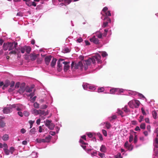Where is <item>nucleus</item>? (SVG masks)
I'll list each match as a JSON object with an SVG mask.
<instances>
[{
	"label": "nucleus",
	"instance_id": "nucleus-1",
	"mask_svg": "<svg viewBox=\"0 0 158 158\" xmlns=\"http://www.w3.org/2000/svg\"><path fill=\"white\" fill-rule=\"evenodd\" d=\"M101 57L100 54H97L91 58H89L87 60H85L83 61L85 69L86 70L88 69V66L90 65L92 62L94 64L96 60L98 63H101L102 60H101Z\"/></svg>",
	"mask_w": 158,
	"mask_h": 158
},
{
	"label": "nucleus",
	"instance_id": "nucleus-2",
	"mask_svg": "<svg viewBox=\"0 0 158 158\" xmlns=\"http://www.w3.org/2000/svg\"><path fill=\"white\" fill-rule=\"evenodd\" d=\"M155 132L156 134V136L153 142L154 156L153 158H158V127L156 128Z\"/></svg>",
	"mask_w": 158,
	"mask_h": 158
},
{
	"label": "nucleus",
	"instance_id": "nucleus-3",
	"mask_svg": "<svg viewBox=\"0 0 158 158\" xmlns=\"http://www.w3.org/2000/svg\"><path fill=\"white\" fill-rule=\"evenodd\" d=\"M108 88H110V89L109 90V91H106L104 93L105 94H118L122 92H124L125 91L127 92V90H124L122 89L111 88V87H108Z\"/></svg>",
	"mask_w": 158,
	"mask_h": 158
},
{
	"label": "nucleus",
	"instance_id": "nucleus-4",
	"mask_svg": "<svg viewBox=\"0 0 158 158\" xmlns=\"http://www.w3.org/2000/svg\"><path fill=\"white\" fill-rule=\"evenodd\" d=\"M140 104V102L137 100H133L128 103V105L130 108L133 109L138 108Z\"/></svg>",
	"mask_w": 158,
	"mask_h": 158
},
{
	"label": "nucleus",
	"instance_id": "nucleus-5",
	"mask_svg": "<svg viewBox=\"0 0 158 158\" xmlns=\"http://www.w3.org/2000/svg\"><path fill=\"white\" fill-rule=\"evenodd\" d=\"M127 95L134 96L137 95L141 99L145 98V97L142 94L137 92L135 91L128 90H127V93L125 94Z\"/></svg>",
	"mask_w": 158,
	"mask_h": 158
},
{
	"label": "nucleus",
	"instance_id": "nucleus-6",
	"mask_svg": "<svg viewBox=\"0 0 158 158\" xmlns=\"http://www.w3.org/2000/svg\"><path fill=\"white\" fill-rule=\"evenodd\" d=\"M13 43H4L3 45V49L4 50L8 49L9 51L11 50L14 48Z\"/></svg>",
	"mask_w": 158,
	"mask_h": 158
},
{
	"label": "nucleus",
	"instance_id": "nucleus-7",
	"mask_svg": "<svg viewBox=\"0 0 158 158\" xmlns=\"http://www.w3.org/2000/svg\"><path fill=\"white\" fill-rule=\"evenodd\" d=\"M59 64L63 63V64L64 65V70L65 71H66L69 69L70 67V62L64 61V62H63L62 61H59Z\"/></svg>",
	"mask_w": 158,
	"mask_h": 158
},
{
	"label": "nucleus",
	"instance_id": "nucleus-8",
	"mask_svg": "<svg viewBox=\"0 0 158 158\" xmlns=\"http://www.w3.org/2000/svg\"><path fill=\"white\" fill-rule=\"evenodd\" d=\"M11 107L15 108L17 111H20L22 110V105L19 104H14L11 105Z\"/></svg>",
	"mask_w": 158,
	"mask_h": 158
},
{
	"label": "nucleus",
	"instance_id": "nucleus-9",
	"mask_svg": "<svg viewBox=\"0 0 158 158\" xmlns=\"http://www.w3.org/2000/svg\"><path fill=\"white\" fill-rule=\"evenodd\" d=\"M13 107H11V105H10L8 107H6L3 110V113L5 114H8L12 111Z\"/></svg>",
	"mask_w": 158,
	"mask_h": 158
},
{
	"label": "nucleus",
	"instance_id": "nucleus-10",
	"mask_svg": "<svg viewBox=\"0 0 158 158\" xmlns=\"http://www.w3.org/2000/svg\"><path fill=\"white\" fill-rule=\"evenodd\" d=\"M51 136H49L48 137H46L45 139H36V142L38 143H45L47 142V141L46 140V139H48V141L50 139Z\"/></svg>",
	"mask_w": 158,
	"mask_h": 158
},
{
	"label": "nucleus",
	"instance_id": "nucleus-11",
	"mask_svg": "<svg viewBox=\"0 0 158 158\" xmlns=\"http://www.w3.org/2000/svg\"><path fill=\"white\" fill-rule=\"evenodd\" d=\"M89 40L91 42L95 44H98L99 43V41L98 38H96L95 36H94L92 38L90 39Z\"/></svg>",
	"mask_w": 158,
	"mask_h": 158
},
{
	"label": "nucleus",
	"instance_id": "nucleus-12",
	"mask_svg": "<svg viewBox=\"0 0 158 158\" xmlns=\"http://www.w3.org/2000/svg\"><path fill=\"white\" fill-rule=\"evenodd\" d=\"M105 14V17L104 18V19H106L107 17L111 16V13L110 11H108L104 13L103 15H104ZM107 19L108 22H109L110 23L111 22V20L110 18H107Z\"/></svg>",
	"mask_w": 158,
	"mask_h": 158
},
{
	"label": "nucleus",
	"instance_id": "nucleus-13",
	"mask_svg": "<svg viewBox=\"0 0 158 158\" xmlns=\"http://www.w3.org/2000/svg\"><path fill=\"white\" fill-rule=\"evenodd\" d=\"M52 57L51 56H47L44 58V60L45 64L47 65H48L51 60Z\"/></svg>",
	"mask_w": 158,
	"mask_h": 158
},
{
	"label": "nucleus",
	"instance_id": "nucleus-14",
	"mask_svg": "<svg viewBox=\"0 0 158 158\" xmlns=\"http://www.w3.org/2000/svg\"><path fill=\"white\" fill-rule=\"evenodd\" d=\"M31 111L32 113L35 115L40 114L42 112L41 110H37L34 109H32Z\"/></svg>",
	"mask_w": 158,
	"mask_h": 158
},
{
	"label": "nucleus",
	"instance_id": "nucleus-15",
	"mask_svg": "<svg viewBox=\"0 0 158 158\" xmlns=\"http://www.w3.org/2000/svg\"><path fill=\"white\" fill-rule=\"evenodd\" d=\"M79 142L80 143L81 146L83 148L84 150H86V145L87 144V143L84 142V141L81 139H80L79 140Z\"/></svg>",
	"mask_w": 158,
	"mask_h": 158
},
{
	"label": "nucleus",
	"instance_id": "nucleus-16",
	"mask_svg": "<svg viewBox=\"0 0 158 158\" xmlns=\"http://www.w3.org/2000/svg\"><path fill=\"white\" fill-rule=\"evenodd\" d=\"M25 91V87L22 86H20L18 90V92L20 94H22Z\"/></svg>",
	"mask_w": 158,
	"mask_h": 158
},
{
	"label": "nucleus",
	"instance_id": "nucleus-17",
	"mask_svg": "<svg viewBox=\"0 0 158 158\" xmlns=\"http://www.w3.org/2000/svg\"><path fill=\"white\" fill-rule=\"evenodd\" d=\"M100 151L101 152L105 153L106 151V148L105 146L104 145H102L100 147Z\"/></svg>",
	"mask_w": 158,
	"mask_h": 158
},
{
	"label": "nucleus",
	"instance_id": "nucleus-18",
	"mask_svg": "<svg viewBox=\"0 0 158 158\" xmlns=\"http://www.w3.org/2000/svg\"><path fill=\"white\" fill-rule=\"evenodd\" d=\"M97 87V86L94 85H90L89 84V85L88 86V89L94 91L96 89Z\"/></svg>",
	"mask_w": 158,
	"mask_h": 158
},
{
	"label": "nucleus",
	"instance_id": "nucleus-19",
	"mask_svg": "<svg viewBox=\"0 0 158 158\" xmlns=\"http://www.w3.org/2000/svg\"><path fill=\"white\" fill-rule=\"evenodd\" d=\"M33 89V88L32 87L27 86L25 87V91L27 92L30 93L32 91Z\"/></svg>",
	"mask_w": 158,
	"mask_h": 158
},
{
	"label": "nucleus",
	"instance_id": "nucleus-20",
	"mask_svg": "<svg viewBox=\"0 0 158 158\" xmlns=\"http://www.w3.org/2000/svg\"><path fill=\"white\" fill-rule=\"evenodd\" d=\"M24 46L25 52H26L28 54L31 51V47H30L29 46Z\"/></svg>",
	"mask_w": 158,
	"mask_h": 158
},
{
	"label": "nucleus",
	"instance_id": "nucleus-21",
	"mask_svg": "<svg viewBox=\"0 0 158 158\" xmlns=\"http://www.w3.org/2000/svg\"><path fill=\"white\" fill-rule=\"evenodd\" d=\"M56 61L57 60L56 59L54 58L52 59L51 64V65L52 67H54L56 64Z\"/></svg>",
	"mask_w": 158,
	"mask_h": 158
},
{
	"label": "nucleus",
	"instance_id": "nucleus-22",
	"mask_svg": "<svg viewBox=\"0 0 158 158\" xmlns=\"http://www.w3.org/2000/svg\"><path fill=\"white\" fill-rule=\"evenodd\" d=\"M105 91V92L106 91H107L103 87H99L97 90V92L99 93L102 92L103 91Z\"/></svg>",
	"mask_w": 158,
	"mask_h": 158
},
{
	"label": "nucleus",
	"instance_id": "nucleus-23",
	"mask_svg": "<svg viewBox=\"0 0 158 158\" xmlns=\"http://www.w3.org/2000/svg\"><path fill=\"white\" fill-rule=\"evenodd\" d=\"M105 127L107 129L110 128L111 127V125L108 121H106V123Z\"/></svg>",
	"mask_w": 158,
	"mask_h": 158
},
{
	"label": "nucleus",
	"instance_id": "nucleus-24",
	"mask_svg": "<svg viewBox=\"0 0 158 158\" xmlns=\"http://www.w3.org/2000/svg\"><path fill=\"white\" fill-rule=\"evenodd\" d=\"M62 61V62H64V60L61 59H59L57 61V66L60 68H61L62 67V64H63V63H59V61Z\"/></svg>",
	"mask_w": 158,
	"mask_h": 158
},
{
	"label": "nucleus",
	"instance_id": "nucleus-25",
	"mask_svg": "<svg viewBox=\"0 0 158 158\" xmlns=\"http://www.w3.org/2000/svg\"><path fill=\"white\" fill-rule=\"evenodd\" d=\"M152 116L153 118L156 119L157 118V114L155 110H153L152 112Z\"/></svg>",
	"mask_w": 158,
	"mask_h": 158
},
{
	"label": "nucleus",
	"instance_id": "nucleus-26",
	"mask_svg": "<svg viewBox=\"0 0 158 158\" xmlns=\"http://www.w3.org/2000/svg\"><path fill=\"white\" fill-rule=\"evenodd\" d=\"M30 56L31 59L32 61L35 60L37 58V56L36 55L32 54H30Z\"/></svg>",
	"mask_w": 158,
	"mask_h": 158
},
{
	"label": "nucleus",
	"instance_id": "nucleus-27",
	"mask_svg": "<svg viewBox=\"0 0 158 158\" xmlns=\"http://www.w3.org/2000/svg\"><path fill=\"white\" fill-rule=\"evenodd\" d=\"M9 137L8 135L5 134L2 137V139L4 141H6L9 139Z\"/></svg>",
	"mask_w": 158,
	"mask_h": 158
},
{
	"label": "nucleus",
	"instance_id": "nucleus-28",
	"mask_svg": "<svg viewBox=\"0 0 158 158\" xmlns=\"http://www.w3.org/2000/svg\"><path fill=\"white\" fill-rule=\"evenodd\" d=\"M89 85V84L83 83L82 85V87L84 89L87 90L88 89V86Z\"/></svg>",
	"mask_w": 158,
	"mask_h": 158
},
{
	"label": "nucleus",
	"instance_id": "nucleus-29",
	"mask_svg": "<svg viewBox=\"0 0 158 158\" xmlns=\"http://www.w3.org/2000/svg\"><path fill=\"white\" fill-rule=\"evenodd\" d=\"M37 153L35 152H32L31 154V156L32 158H36L37 157Z\"/></svg>",
	"mask_w": 158,
	"mask_h": 158
},
{
	"label": "nucleus",
	"instance_id": "nucleus-30",
	"mask_svg": "<svg viewBox=\"0 0 158 158\" xmlns=\"http://www.w3.org/2000/svg\"><path fill=\"white\" fill-rule=\"evenodd\" d=\"M97 135L99 137L100 141H102L103 140V138L101 134L99 132H98L97 133Z\"/></svg>",
	"mask_w": 158,
	"mask_h": 158
},
{
	"label": "nucleus",
	"instance_id": "nucleus-31",
	"mask_svg": "<svg viewBox=\"0 0 158 158\" xmlns=\"http://www.w3.org/2000/svg\"><path fill=\"white\" fill-rule=\"evenodd\" d=\"M3 150L6 155H9L10 151H9V150L7 148L6 149L3 148Z\"/></svg>",
	"mask_w": 158,
	"mask_h": 158
},
{
	"label": "nucleus",
	"instance_id": "nucleus-32",
	"mask_svg": "<svg viewBox=\"0 0 158 158\" xmlns=\"http://www.w3.org/2000/svg\"><path fill=\"white\" fill-rule=\"evenodd\" d=\"M122 110L126 113L130 111L127 108V106H125L124 108H123Z\"/></svg>",
	"mask_w": 158,
	"mask_h": 158
},
{
	"label": "nucleus",
	"instance_id": "nucleus-33",
	"mask_svg": "<svg viewBox=\"0 0 158 158\" xmlns=\"http://www.w3.org/2000/svg\"><path fill=\"white\" fill-rule=\"evenodd\" d=\"M6 123L3 121H0V127H5Z\"/></svg>",
	"mask_w": 158,
	"mask_h": 158
},
{
	"label": "nucleus",
	"instance_id": "nucleus-34",
	"mask_svg": "<svg viewBox=\"0 0 158 158\" xmlns=\"http://www.w3.org/2000/svg\"><path fill=\"white\" fill-rule=\"evenodd\" d=\"M91 156L92 157H94V156H97V152L96 151H93L91 153Z\"/></svg>",
	"mask_w": 158,
	"mask_h": 158
},
{
	"label": "nucleus",
	"instance_id": "nucleus-35",
	"mask_svg": "<svg viewBox=\"0 0 158 158\" xmlns=\"http://www.w3.org/2000/svg\"><path fill=\"white\" fill-rule=\"evenodd\" d=\"M146 124L144 123H141L140 126V128L142 129H144L145 128Z\"/></svg>",
	"mask_w": 158,
	"mask_h": 158
},
{
	"label": "nucleus",
	"instance_id": "nucleus-36",
	"mask_svg": "<svg viewBox=\"0 0 158 158\" xmlns=\"http://www.w3.org/2000/svg\"><path fill=\"white\" fill-rule=\"evenodd\" d=\"M144 119V116L143 115H140L139 117V119L138 120L139 122V123H141L142 121H143Z\"/></svg>",
	"mask_w": 158,
	"mask_h": 158
},
{
	"label": "nucleus",
	"instance_id": "nucleus-37",
	"mask_svg": "<svg viewBox=\"0 0 158 158\" xmlns=\"http://www.w3.org/2000/svg\"><path fill=\"white\" fill-rule=\"evenodd\" d=\"M33 106L35 108L37 109L39 107V104L36 102L34 103Z\"/></svg>",
	"mask_w": 158,
	"mask_h": 158
},
{
	"label": "nucleus",
	"instance_id": "nucleus-38",
	"mask_svg": "<svg viewBox=\"0 0 158 158\" xmlns=\"http://www.w3.org/2000/svg\"><path fill=\"white\" fill-rule=\"evenodd\" d=\"M48 127L50 130H52L54 128V124L51 123Z\"/></svg>",
	"mask_w": 158,
	"mask_h": 158
},
{
	"label": "nucleus",
	"instance_id": "nucleus-39",
	"mask_svg": "<svg viewBox=\"0 0 158 158\" xmlns=\"http://www.w3.org/2000/svg\"><path fill=\"white\" fill-rule=\"evenodd\" d=\"M117 112L119 114L121 115L122 117L124 116L123 112L122 110H121L119 109H118Z\"/></svg>",
	"mask_w": 158,
	"mask_h": 158
},
{
	"label": "nucleus",
	"instance_id": "nucleus-40",
	"mask_svg": "<svg viewBox=\"0 0 158 158\" xmlns=\"http://www.w3.org/2000/svg\"><path fill=\"white\" fill-rule=\"evenodd\" d=\"M75 65V66H74V69H78V67H77V66H78V64L77 65H76V64H74V62H72L71 64V67H72V68L73 69V66Z\"/></svg>",
	"mask_w": 158,
	"mask_h": 158
},
{
	"label": "nucleus",
	"instance_id": "nucleus-41",
	"mask_svg": "<svg viewBox=\"0 0 158 158\" xmlns=\"http://www.w3.org/2000/svg\"><path fill=\"white\" fill-rule=\"evenodd\" d=\"M36 131V129L34 127L32 129H31L30 131V132L31 133V134H34L35 133V132Z\"/></svg>",
	"mask_w": 158,
	"mask_h": 158
},
{
	"label": "nucleus",
	"instance_id": "nucleus-42",
	"mask_svg": "<svg viewBox=\"0 0 158 158\" xmlns=\"http://www.w3.org/2000/svg\"><path fill=\"white\" fill-rule=\"evenodd\" d=\"M51 121L49 120H46V122L45 123V125L47 126L48 127L49 126L51 123Z\"/></svg>",
	"mask_w": 158,
	"mask_h": 158
},
{
	"label": "nucleus",
	"instance_id": "nucleus-43",
	"mask_svg": "<svg viewBox=\"0 0 158 158\" xmlns=\"http://www.w3.org/2000/svg\"><path fill=\"white\" fill-rule=\"evenodd\" d=\"M115 158H123L121 156V154L120 153H118L117 155L115 156Z\"/></svg>",
	"mask_w": 158,
	"mask_h": 158
},
{
	"label": "nucleus",
	"instance_id": "nucleus-44",
	"mask_svg": "<svg viewBox=\"0 0 158 158\" xmlns=\"http://www.w3.org/2000/svg\"><path fill=\"white\" fill-rule=\"evenodd\" d=\"M23 114L26 117H28L29 115V113L27 111H24L23 112Z\"/></svg>",
	"mask_w": 158,
	"mask_h": 158
},
{
	"label": "nucleus",
	"instance_id": "nucleus-45",
	"mask_svg": "<svg viewBox=\"0 0 158 158\" xmlns=\"http://www.w3.org/2000/svg\"><path fill=\"white\" fill-rule=\"evenodd\" d=\"M10 82L9 81H6L5 82V84L4 85V86L5 87H7L9 85Z\"/></svg>",
	"mask_w": 158,
	"mask_h": 158
},
{
	"label": "nucleus",
	"instance_id": "nucleus-46",
	"mask_svg": "<svg viewBox=\"0 0 158 158\" xmlns=\"http://www.w3.org/2000/svg\"><path fill=\"white\" fill-rule=\"evenodd\" d=\"M134 139V143L135 144H136L138 141V137L137 135H135Z\"/></svg>",
	"mask_w": 158,
	"mask_h": 158
},
{
	"label": "nucleus",
	"instance_id": "nucleus-47",
	"mask_svg": "<svg viewBox=\"0 0 158 158\" xmlns=\"http://www.w3.org/2000/svg\"><path fill=\"white\" fill-rule=\"evenodd\" d=\"M101 55L103 57H105L108 56L107 53L105 51L102 52Z\"/></svg>",
	"mask_w": 158,
	"mask_h": 158
},
{
	"label": "nucleus",
	"instance_id": "nucleus-48",
	"mask_svg": "<svg viewBox=\"0 0 158 158\" xmlns=\"http://www.w3.org/2000/svg\"><path fill=\"white\" fill-rule=\"evenodd\" d=\"M134 136L132 135H130L129 137V142L131 143L134 139Z\"/></svg>",
	"mask_w": 158,
	"mask_h": 158
},
{
	"label": "nucleus",
	"instance_id": "nucleus-49",
	"mask_svg": "<svg viewBox=\"0 0 158 158\" xmlns=\"http://www.w3.org/2000/svg\"><path fill=\"white\" fill-rule=\"evenodd\" d=\"M102 133H103V135H104L105 136V137L107 136V131L106 130H104V129H102Z\"/></svg>",
	"mask_w": 158,
	"mask_h": 158
},
{
	"label": "nucleus",
	"instance_id": "nucleus-50",
	"mask_svg": "<svg viewBox=\"0 0 158 158\" xmlns=\"http://www.w3.org/2000/svg\"><path fill=\"white\" fill-rule=\"evenodd\" d=\"M86 134L90 138H91L93 137V135L90 132H87L86 133Z\"/></svg>",
	"mask_w": 158,
	"mask_h": 158
},
{
	"label": "nucleus",
	"instance_id": "nucleus-51",
	"mask_svg": "<svg viewBox=\"0 0 158 158\" xmlns=\"http://www.w3.org/2000/svg\"><path fill=\"white\" fill-rule=\"evenodd\" d=\"M15 151V148L13 147H11L10 148L9 151H10V153H11V154H12Z\"/></svg>",
	"mask_w": 158,
	"mask_h": 158
},
{
	"label": "nucleus",
	"instance_id": "nucleus-52",
	"mask_svg": "<svg viewBox=\"0 0 158 158\" xmlns=\"http://www.w3.org/2000/svg\"><path fill=\"white\" fill-rule=\"evenodd\" d=\"M141 110L142 113V114H143V115H147V114L145 112L143 108L142 107L141 108Z\"/></svg>",
	"mask_w": 158,
	"mask_h": 158
},
{
	"label": "nucleus",
	"instance_id": "nucleus-53",
	"mask_svg": "<svg viewBox=\"0 0 158 158\" xmlns=\"http://www.w3.org/2000/svg\"><path fill=\"white\" fill-rule=\"evenodd\" d=\"M98 155L101 158H103L105 157V154L104 153H101L98 152Z\"/></svg>",
	"mask_w": 158,
	"mask_h": 158
},
{
	"label": "nucleus",
	"instance_id": "nucleus-54",
	"mask_svg": "<svg viewBox=\"0 0 158 158\" xmlns=\"http://www.w3.org/2000/svg\"><path fill=\"white\" fill-rule=\"evenodd\" d=\"M63 51H64L65 52L67 53L69 52L70 51V50L68 48H66L64 49Z\"/></svg>",
	"mask_w": 158,
	"mask_h": 158
},
{
	"label": "nucleus",
	"instance_id": "nucleus-55",
	"mask_svg": "<svg viewBox=\"0 0 158 158\" xmlns=\"http://www.w3.org/2000/svg\"><path fill=\"white\" fill-rule=\"evenodd\" d=\"M48 107V106L46 105H43L40 106V108L41 109H44Z\"/></svg>",
	"mask_w": 158,
	"mask_h": 158
},
{
	"label": "nucleus",
	"instance_id": "nucleus-56",
	"mask_svg": "<svg viewBox=\"0 0 158 158\" xmlns=\"http://www.w3.org/2000/svg\"><path fill=\"white\" fill-rule=\"evenodd\" d=\"M36 98V96H35L33 98H31L30 99H31L30 100L31 102L32 103L34 102Z\"/></svg>",
	"mask_w": 158,
	"mask_h": 158
},
{
	"label": "nucleus",
	"instance_id": "nucleus-57",
	"mask_svg": "<svg viewBox=\"0 0 158 158\" xmlns=\"http://www.w3.org/2000/svg\"><path fill=\"white\" fill-rule=\"evenodd\" d=\"M151 126L149 125H148L147 127V129L149 132V133H150L151 132Z\"/></svg>",
	"mask_w": 158,
	"mask_h": 158
},
{
	"label": "nucleus",
	"instance_id": "nucleus-58",
	"mask_svg": "<svg viewBox=\"0 0 158 158\" xmlns=\"http://www.w3.org/2000/svg\"><path fill=\"white\" fill-rule=\"evenodd\" d=\"M127 148L128 150L131 151L132 150L133 148V147L131 145H130L128 146V147H127Z\"/></svg>",
	"mask_w": 158,
	"mask_h": 158
},
{
	"label": "nucleus",
	"instance_id": "nucleus-59",
	"mask_svg": "<svg viewBox=\"0 0 158 158\" xmlns=\"http://www.w3.org/2000/svg\"><path fill=\"white\" fill-rule=\"evenodd\" d=\"M143 133L145 136H147L149 133L148 131H145L143 132Z\"/></svg>",
	"mask_w": 158,
	"mask_h": 158
},
{
	"label": "nucleus",
	"instance_id": "nucleus-60",
	"mask_svg": "<svg viewBox=\"0 0 158 158\" xmlns=\"http://www.w3.org/2000/svg\"><path fill=\"white\" fill-rule=\"evenodd\" d=\"M107 10L108 8L107 7H105L103 8L102 13H105L107 11Z\"/></svg>",
	"mask_w": 158,
	"mask_h": 158
},
{
	"label": "nucleus",
	"instance_id": "nucleus-61",
	"mask_svg": "<svg viewBox=\"0 0 158 158\" xmlns=\"http://www.w3.org/2000/svg\"><path fill=\"white\" fill-rule=\"evenodd\" d=\"M21 52L22 53H23L25 52V50L24 48V46L22 47L21 48Z\"/></svg>",
	"mask_w": 158,
	"mask_h": 158
},
{
	"label": "nucleus",
	"instance_id": "nucleus-62",
	"mask_svg": "<svg viewBox=\"0 0 158 158\" xmlns=\"http://www.w3.org/2000/svg\"><path fill=\"white\" fill-rule=\"evenodd\" d=\"M64 2L65 4L68 5L71 2V0H64Z\"/></svg>",
	"mask_w": 158,
	"mask_h": 158
},
{
	"label": "nucleus",
	"instance_id": "nucleus-63",
	"mask_svg": "<svg viewBox=\"0 0 158 158\" xmlns=\"http://www.w3.org/2000/svg\"><path fill=\"white\" fill-rule=\"evenodd\" d=\"M139 140H140V141H141L142 142H143L145 140V138L143 136H142L140 137H139Z\"/></svg>",
	"mask_w": 158,
	"mask_h": 158
},
{
	"label": "nucleus",
	"instance_id": "nucleus-64",
	"mask_svg": "<svg viewBox=\"0 0 158 158\" xmlns=\"http://www.w3.org/2000/svg\"><path fill=\"white\" fill-rule=\"evenodd\" d=\"M144 120L146 123H150V120H149V118H145L144 119Z\"/></svg>",
	"mask_w": 158,
	"mask_h": 158
}]
</instances>
